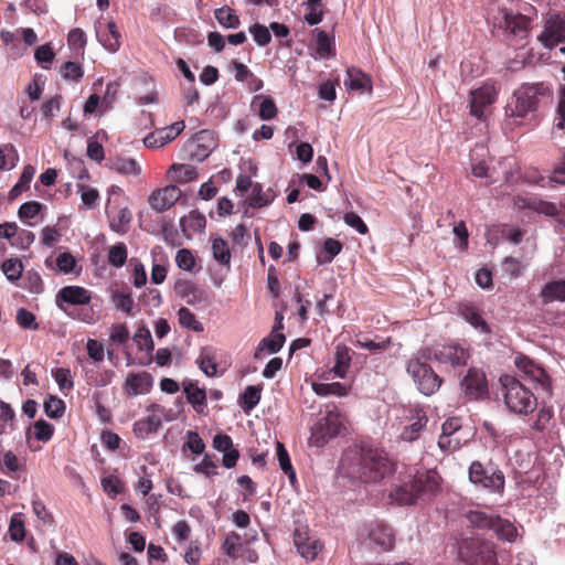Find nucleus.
Listing matches in <instances>:
<instances>
[{
  "label": "nucleus",
  "instance_id": "f257e3e1",
  "mask_svg": "<svg viewBox=\"0 0 565 565\" xmlns=\"http://www.w3.org/2000/svg\"><path fill=\"white\" fill-rule=\"evenodd\" d=\"M92 298V291L88 289L70 285L57 291L55 303L67 317L87 324H94L100 316L99 311L90 305Z\"/></svg>",
  "mask_w": 565,
  "mask_h": 565
},
{
  "label": "nucleus",
  "instance_id": "f03ea898",
  "mask_svg": "<svg viewBox=\"0 0 565 565\" xmlns=\"http://www.w3.org/2000/svg\"><path fill=\"white\" fill-rule=\"evenodd\" d=\"M552 96L547 83H525L514 90L511 102L505 106V115L510 118L524 119L529 114L537 110L543 99Z\"/></svg>",
  "mask_w": 565,
  "mask_h": 565
},
{
  "label": "nucleus",
  "instance_id": "7ed1b4c3",
  "mask_svg": "<svg viewBox=\"0 0 565 565\" xmlns=\"http://www.w3.org/2000/svg\"><path fill=\"white\" fill-rule=\"evenodd\" d=\"M352 475L364 482H376L394 471V463L383 451L376 449L362 450L355 458Z\"/></svg>",
  "mask_w": 565,
  "mask_h": 565
},
{
  "label": "nucleus",
  "instance_id": "20e7f679",
  "mask_svg": "<svg viewBox=\"0 0 565 565\" xmlns=\"http://www.w3.org/2000/svg\"><path fill=\"white\" fill-rule=\"evenodd\" d=\"M505 407L515 415L533 413L537 406L536 396L521 381L511 375L500 377Z\"/></svg>",
  "mask_w": 565,
  "mask_h": 565
},
{
  "label": "nucleus",
  "instance_id": "39448f33",
  "mask_svg": "<svg viewBox=\"0 0 565 565\" xmlns=\"http://www.w3.org/2000/svg\"><path fill=\"white\" fill-rule=\"evenodd\" d=\"M467 520L471 526L493 531L499 539L508 542H513L518 535L516 527L511 521L493 513L470 511Z\"/></svg>",
  "mask_w": 565,
  "mask_h": 565
},
{
  "label": "nucleus",
  "instance_id": "423d86ee",
  "mask_svg": "<svg viewBox=\"0 0 565 565\" xmlns=\"http://www.w3.org/2000/svg\"><path fill=\"white\" fill-rule=\"evenodd\" d=\"M459 556L467 565H497L494 544L476 537L466 539L459 546Z\"/></svg>",
  "mask_w": 565,
  "mask_h": 565
},
{
  "label": "nucleus",
  "instance_id": "0eeeda50",
  "mask_svg": "<svg viewBox=\"0 0 565 565\" xmlns=\"http://www.w3.org/2000/svg\"><path fill=\"white\" fill-rule=\"evenodd\" d=\"M469 480L476 487L491 493L502 494L504 491V475L492 463L483 465L478 460L472 461L469 467Z\"/></svg>",
  "mask_w": 565,
  "mask_h": 565
},
{
  "label": "nucleus",
  "instance_id": "6e6552de",
  "mask_svg": "<svg viewBox=\"0 0 565 565\" xmlns=\"http://www.w3.org/2000/svg\"><path fill=\"white\" fill-rule=\"evenodd\" d=\"M343 428L342 415L337 411H329L324 417L320 418L311 428L309 445L318 448L323 447L337 437Z\"/></svg>",
  "mask_w": 565,
  "mask_h": 565
},
{
  "label": "nucleus",
  "instance_id": "1a4fd4ad",
  "mask_svg": "<svg viewBox=\"0 0 565 565\" xmlns=\"http://www.w3.org/2000/svg\"><path fill=\"white\" fill-rule=\"evenodd\" d=\"M513 205L519 210H531L539 214L555 218L565 226V204L559 207L550 201L542 200L537 195L518 194L513 198Z\"/></svg>",
  "mask_w": 565,
  "mask_h": 565
},
{
  "label": "nucleus",
  "instance_id": "9d476101",
  "mask_svg": "<svg viewBox=\"0 0 565 565\" xmlns=\"http://www.w3.org/2000/svg\"><path fill=\"white\" fill-rule=\"evenodd\" d=\"M406 369L424 395H433L439 390L443 379L434 372L429 364L418 359H412L407 362Z\"/></svg>",
  "mask_w": 565,
  "mask_h": 565
},
{
  "label": "nucleus",
  "instance_id": "9b49d317",
  "mask_svg": "<svg viewBox=\"0 0 565 565\" xmlns=\"http://www.w3.org/2000/svg\"><path fill=\"white\" fill-rule=\"evenodd\" d=\"M465 396L470 401L482 399L488 396V381L483 371L470 367L460 382Z\"/></svg>",
  "mask_w": 565,
  "mask_h": 565
},
{
  "label": "nucleus",
  "instance_id": "f8f14e48",
  "mask_svg": "<svg viewBox=\"0 0 565 565\" xmlns=\"http://www.w3.org/2000/svg\"><path fill=\"white\" fill-rule=\"evenodd\" d=\"M411 480L418 500L430 499L440 489V477L435 470L417 471Z\"/></svg>",
  "mask_w": 565,
  "mask_h": 565
},
{
  "label": "nucleus",
  "instance_id": "ddd939ff",
  "mask_svg": "<svg viewBox=\"0 0 565 565\" xmlns=\"http://www.w3.org/2000/svg\"><path fill=\"white\" fill-rule=\"evenodd\" d=\"M405 412L408 425L404 427L399 438L404 441L417 440L428 423L427 414L425 409L418 405L409 406Z\"/></svg>",
  "mask_w": 565,
  "mask_h": 565
},
{
  "label": "nucleus",
  "instance_id": "4468645a",
  "mask_svg": "<svg viewBox=\"0 0 565 565\" xmlns=\"http://www.w3.org/2000/svg\"><path fill=\"white\" fill-rule=\"evenodd\" d=\"M435 358L439 363L448 364L451 367H462L470 359L468 349L459 343H447L435 351Z\"/></svg>",
  "mask_w": 565,
  "mask_h": 565
},
{
  "label": "nucleus",
  "instance_id": "2eb2a0df",
  "mask_svg": "<svg viewBox=\"0 0 565 565\" xmlns=\"http://www.w3.org/2000/svg\"><path fill=\"white\" fill-rule=\"evenodd\" d=\"M539 41L546 47L553 49L558 43L565 42V19L556 14L551 17L544 25Z\"/></svg>",
  "mask_w": 565,
  "mask_h": 565
},
{
  "label": "nucleus",
  "instance_id": "dca6fc26",
  "mask_svg": "<svg viewBox=\"0 0 565 565\" xmlns=\"http://www.w3.org/2000/svg\"><path fill=\"white\" fill-rule=\"evenodd\" d=\"M498 96L493 85L484 84L470 93V113L478 119H482L486 109L491 106Z\"/></svg>",
  "mask_w": 565,
  "mask_h": 565
},
{
  "label": "nucleus",
  "instance_id": "f3484780",
  "mask_svg": "<svg viewBox=\"0 0 565 565\" xmlns=\"http://www.w3.org/2000/svg\"><path fill=\"white\" fill-rule=\"evenodd\" d=\"M182 195V191L173 184L154 190L148 198V203L158 213L172 207Z\"/></svg>",
  "mask_w": 565,
  "mask_h": 565
},
{
  "label": "nucleus",
  "instance_id": "a211bd4d",
  "mask_svg": "<svg viewBox=\"0 0 565 565\" xmlns=\"http://www.w3.org/2000/svg\"><path fill=\"white\" fill-rule=\"evenodd\" d=\"M185 128L184 121H177L168 127L157 129L143 138L147 148H160L173 141Z\"/></svg>",
  "mask_w": 565,
  "mask_h": 565
},
{
  "label": "nucleus",
  "instance_id": "6ab92c4d",
  "mask_svg": "<svg viewBox=\"0 0 565 565\" xmlns=\"http://www.w3.org/2000/svg\"><path fill=\"white\" fill-rule=\"evenodd\" d=\"M294 543L297 551L307 561H313L322 550L320 541L309 536L308 531L302 529H297L295 531Z\"/></svg>",
  "mask_w": 565,
  "mask_h": 565
},
{
  "label": "nucleus",
  "instance_id": "aec40b11",
  "mask_svg": "<svg viewBox=\"0 0 565 565\" xmlns=\"http://www.w3.org/2000/svg\"><path fill=\"white\" fill-rule=\"evenodd\" d=\"M153 379L148 372L129 373L124 383V391L128 397L147 394L151 391Z\"/></svg>",
  "mask_w": 565,
  "mask_h": 565
},
{
  "label": "nucleus",
  "instance_id": "412c9836",
  "mask_svg": "<svg viewBox=\"0 0 565 565\" xmlns=\"http://www.w3.org/2000/svg\"><path fill=\"white\" fill-rule=\"evenodd\" d=\"M174 290L178 296L192 306L206 300L205 291L188 279H179L174 285Z\"/></svg>",
  "mask_w": 565,
  "mask_h": 565
},
{
  "label": "nucleus",
  "instance_id": "4be33fe9",
  "mask_svg": "<svg viewBox=\"0 0 565 565\" xmlns=\"http://www.w3.org/2000/svg\"><path fill=\"white\" fill-rule=\"evenodd\" d=\"M370 540L382 547L384 551L393 548L395 543V536L393 529L384 523H375L369 533Z\"/></svg>",
  "mask_w": 565,
  "mask_h": 565
},
{
  "label": "nucleus",
  "instance_id": "5701e85b",
  "mask_svg": "<svg viewBox=\"0 0 565 565\" xmlns=\"http://www.w3.org/2000/svg\"><path fill=\"white\" fill-rule=\"evenodd\" d=\"M458 313L468 323H470L475 329L479 330L482 333H490L491 329L487 321L482 318L480 311L477 307L471 303H460L458 306Z\"/></svg>",
  "mask_w": 565,
  "mask_h": 565
},
{
  "label": "nucleus",
  "instance_id": "b1692460",
  "mask_svg": "<svg viewBox=\"0 0 565 565\" xmlns=\"http://www.w3.org/2000/svg\"><path fill=\"white\" fill-rule=\"evenodd\" d=\"M183 392L188 402L193 406L196 413L201 414L206 407V393L204 388L198 386L195 382L183 381Z\"/></svg>",
  "mask_w": 565,
  "mask_h": 565
},
{
  "label": "nucleus",
  "instance_id": "393cba45",
  "mask_svg": "<svg viewBox=\"0 0 565 565\" xmlns=\"http://www.w3.org/2000/svg\"><path fill=\"white\" fill-rule=\"evenodd\" d=\"M344 85L348 87V89L351 90H372V81L370 76L356 67H350L347 70V78L344 79Z\"/></svg>",
  "mask_w": 565,
  "mask_h": 565
},
{
  "label": "nucleus",
  "instance_id": "a878e982",
  "mask_svg": "<svg viewBox=\"0 0 565 565\" xmlns=\"http://www.w3.org/2000/svg\"><path fill=\"white\" fill-rule=\"evenodd\" d=\"M111 301L115 307L124 313L128 316L134 313L132 309L135 302L132 298V291L128 286L121 285L120 287L111 290Z\"/></svg>",
  "mask_w": 565,
  "mask_h": 565
},
{
  "label": "nucleus",
  "instance_id": "bb28decb",
  "mask_svg": "<svg viewBox=\"0 0 565 565\" xmlns=\"http://www.w3.org/2000/svg\"><path fill=\"white\" fill-rule=\"evenodd\" d=\"M351 360L352 356L350 348L345 344H338L334 352V365L331 369V372H333L338 377H345L351 364Z\"/></svg>",
  "mask_w": 565,
  "mask_h": 565
},
{
  "label": "nucleus",
  "instance_id": "cd10ccee",
  "mask_svg": "<svg viewBox=\"0 0 565 565\" xmlns=\"http://www.w3.org/2000/svg\"><path fill=\"white\" fill-rule=\"evenodd\" d=\"M162 422L159 417L146 416L141 419L135 422L132 426V431L135 436L139 439H145L149 435L157 433L161 426Z\"/></svg>",
  "mask_w": 565,
  "mask_h": 565
},
{
  "label": "nucleus",
  "instance_id": "c85d7f7f",
  "mask_svg": "<svg viewBox=\"0 0 565 565\" xmlns=\"http://www.w3.org/2000/svg\"><path fill=\"white\" fill-rule=\"evenodd\" d=\"M540 297L543 303L565 301V279L547 282L541 290Z\"/></svg>",
  "mask_w": 565,
  "mask_h": 565
},
{
  "label": "nucleus",
  "instance_id": "c756f323",
  "mask_svg": "<svg viewBox=\"0 0 565 565\" xmlns=\"http://www.w3.org/2000/svg\"><path fill=\"white\" fill-rule=\"evenodd\" d=\"M168 174L177 183H189L198 178L196 168L191 164L173 163Z\"/></svg>",
  "mask_w": 565,
  "mask_h": 565
},
{
  "label": "nucleus",
  "instance_id": "7c9ffc66",
  "mask_svg": "<svg viewBox=\"0 0 565 565\" xmlns=\"http://www.w3.org/2000/svg\"><path fill=\"white\" fill-rule=\"evenodd\" d=\"M390 497L401 505H411L418 500L411 478L395 487Z\"/></svg>",
  "mask_w": 565,
  "mask_h": 565
},
{
  "label": "nucleus",
  "instance_id": "2f4dec72",
  "mask_svg": "<svg viewBox=\"0 0 565 565\" xmlns=\"http://www.w3.org/2000/svg\"><path fill=\"white\" fill-rule=\"evenodd\" d=\"M200 370L209 377L215 376L217 373V363L214 349L211 347L202 348L196 360Z\"/></svg>",
  "mask_w": 565,
  "mask_h": 565
},
{
  "label": "nucleus",
  "instance_id": "473e14b6",
  "mask_svg": "<svg viewBox=\"0 0 565 565\" xmlns=\"http://www.w3.org/2000/svg\"><path fill=\"white\" fill-rule=\"evenodd\" d=\"M99 42L109 52H116L120 46V33L115 22H108L106 32L98 31Z\"/></svg>",
  "mask_w": 565,
  "mask_h": 565
},
{
  "label": "nucleus",
  "instance_id": "72a5a7b5",
  "mask_svg": "<svg viewBox=\"0 0 565 565\" xmlns=\"http://www.w3.org/2000/svg\"><path fill=\"white\" fill-rule=\"evenodd\" d=\"M527 25L529 21L524 15L512 12H507L503 17V24H500L501 28H504L512 34L526 32Z\"/></svg>",
  "mask_w": 565,
  "mask_h": 565
},
{
  "label": "nucleus",
  "instance_id": "f704fd0d",
  "mask_svg": "<svg viewBox=\"0 0 565 565\" xmlns=\"http://www.w3.org/2000/svg\"><path fill=\"white\" fill-rule=\"evenodd\" d=\"M312 390L319 396L335 395L341 397L348 395L350 386L340 382L313 383Z\"/></svg>",
  "mask_w": 565,
  "mask_h": 565
},
{
  "label": "nucleus",
  "instance_id": "c9c22d12",
  "mask_svg": "<svg viewBox=\"0 0 565 565\" xmlns=\"http://www.w3.org/2000/svg\"><path fill=\"white\" fill-rule=\"evenodd\" d=\"M262 397V386L248 385L239 397V405L248 414L255 408Z\"/></svg>",
  "mask_w": 565,
  "mask_h": 565
},
{
  "label": "nucleus",
  "instance_id": "e433bc0d",
  "mask_svg": "<svg viewBox=\"0 0 565 565\" xmlns=\"http://www.w3.org/2000/svg\"><path fill=\"white\" fill-rule=\"evenodd\" d=\"M214 17L217 22L226 29H237L241 24V20L235 11L228 7L223 6L214 11Z\"/></svg>",
  "mask_w": 565,
  "mask_h": 565
},
{
  "label": "nucleus",
  "instance_id": "4c0bfd02",
  "mask_svg": "<svg viewBox=\"0 0 565 565\" xmlns=\"http://www.w3.org/2000/svg\"><path fill=\"white\" fill-rule=\"evenodd\" d=\"M213 258L221 265L231 266V250L225 239L216 237L212 241Z\"/></svg>",
  "mask_w": 565,
  "mask_h": 565
},
{
  "label": "nucleus",
  "instance_id": "58836bf2",
  "mask_svg": "<svg viewBox=\"0 0 565 565\" xmlns=\"http://www.w3.org/2000/svg\"><path fill=\"white\" fill-rule=\"evenodd\" d=\"M276 454H277V460L279 462L280 469L287 475L290 483H295L296 471L291 465V460H290V457H289V454H288L286 447L280 441H277Z\"/></svg>",
  "mask_w": 565,
  "mask_h": 565
},
{
  "label": "nucleus",
  "instance_id": "ea45409f",
  "mask_svg": "<svg viewBox=\"0 0 565 565\" xmlns=\"http://www.w3.org/2000/svg\"><path fill=\"white\" fill-rule=\"evenodd\" d=\"M256 102H260L259 110H258V115H259L260 119L271 120L277 116L278 109H277L276 104L271 97L264 96V95H257L254 97L253 104Z\"/></svg>",
  "mask_w": 565,
  "mask_h": 565
},
{
  "label": "nucleus",
  "instance_id": "a19ab883",
  "mask_svg": "<svg viewBox=\"0 0 565 565\" xmlns=\"http://www.w3.org/2000/svg\"><path fill=\"white\" fill-rule=\"evenodd\" d=\"M286 338L284 333L273 331L266 338H264L258 347L257 351L268 350L270 353H277L284 345Z\"/></svg>",
  "mask_w": 565,
  "mask_h": 565
},
{
  "label": "nucleus",
  "instance_id": "79ce46f5",
  "mask_svg": "<svg viewBox=\"0 0 565 565\" xmlns=\"http://www.w3.org/2000/svg\"><path fill=\"white\" fill-rule=\"evenodd\" d=\"M0 435L9 430L15 429V413L13 408L6 402L0 401Z\"/></svg>",
  "mask_w": 565,
  "mask_h": 565
},
{
  "label": "nucleus",
  "instance_id": "37998d69",
  "mask_svg": "<svg viewBox=\"0 0 565 565\" xmlns=\"http://www.w3.org/2000/svg\"><path fill=\"white\" fill-rule=\"evenodd\" d=\"M35 174L34 167L28 164L24 167L18 183L10 191V199H14L20 195L23 191L29 189L30 182Z\"/></svg>",
  "mask_w": 565,
  "mask_h": 565
},
{
  "label": "nucleus",
  "instance_id": "c03bdc74",
  "mask_svg": "<svg viewBox=\"0 0 565 565\" xmlns=\"http://www.w3.org/2000/svg\"><path fill=\"white\" fill-rule=\"evenodd\" d=\"M179 323L186 329H190L194 332H202L203 324L196 319L195 315L188 309L186 307H182L178 311Z\"/></svg>",
  "mask_w": 565,
  "mask_h": 565
},
{
  "label": "nucleus",
  "instance_id": "a18cd8bd",
  "mask_svg": "<svg viewBox=\"0 0 565 565\" xmlns=\"http://www.w3.org/2000/svg\"><path fill=\"white\" fill-rule=\"evenodd\" d=\"M113 169L125 175H138L141 172V168L138 162L130 158H117L113 162Z\"/></svg>",
  "mask_w": 565,
  "mask_h": 565
},
{
  "label": "nucleus",
  "instance_id": "49530a36",
  "mask_svg": "<svg viewBox=\"0 0 565 565\" xmlns=\"http://www.w3.org/2000/svg\"><path fill=\"white\" fill-rule=\"evenodd\" d=\"M342 244L334 238H327L323 243V256H318L319 264H329L333 258L339 255L342 250Z\"/></svg>",
  "mask_w": 565,
  "mask_h": 565
},
{
  "label": "nucleus",
  "instance_id": "de8ad7c7",
  "mask_svg": "<svg viewBox=\"0 0 565 565\" xmlns=\"http://www.w3.org/2000/svg\"><path fill=\"white\" fill-rule=\"evenodd\" d=\"M44 412L50 418H61L65 412V403L56 396H50L44 402Z\"/></svg>",
  "mask_w": 565,
  "mask_h": 565
},
{
  "label": "nucleus",
  "instance_id": "09e8293b",
  "mask_svg": "<svg viewBox=\"0 0 565 565\" xmlns=\"http://www.w3.org/2000/svg\"><path fill=\"white\" fill-rule=\"evenodd\" d=\"M1 270L10 281H15L22 275L23 265L18 258H10L2 263Z\"/></svg>",
  "mask_w": 565,
  "mask_h": 565
},
{
  "label": "nucleus",
  "instance_id": "8fccbe9b",
  "mask_svg": "<svg viewBox=\"0 0 565 565\" xmlns=\"http://www.w3.org/2000/svg\"><path fill=\"white\" fill-rule=\"evenodd\" d=\"M134 341L136 342L139 350H147L150 352L154 348L151 333L146 326H141L136 330L134 334Z\"/></svg>",
  "mask_w": 565,
  "mask_h": 565
},
{
  "label": "nucleus",
  "instance_id": "3c124183",
  "mask_svg": "<svg viewBox=\"0 0 565 565\" xmlns=\"http://www.w3.org/2000/svg\"><path fill=\"white\" fill-rule=\"evenodd\" d=\"M67 44L70 49L77 52V54L84 55V49L86 45V35L82 29H72L67 35Z\"/></svg>",
  "mask_w": 565,
  "mask_h": 565
},
{
  "label": "nucleus",
  "instance_id": "603ef678",
  "mask_svg": "<svg viewBox=\"0 0 565 565\" xmlns=\"http://www.w3.org/2000/svg\"><path fill=\"white\" fill-rule=\"evenodd\" d=\"M52 376L57 383L60 390L62 392L64 391H71L74 387V382L71 376L70 369L66 367H57L52 370Z\"/></svg>",
  "mask_w": 565,
  "mask_h": 565
},
{
  "label": "nucleus",
  "instance_id": "864d4df0",
  "mask_svg": "<svg viewBox=\"0 0 565 565\" xmlns=\"http://www.w3.org/2000/svg\"><path fill=\"white\" fill-rule=\"evenodd\" d=\"M127 247L124 243H117L110 247L108 253V262L115 267H121L127 260Z\"/></svg>",
  "mask_w": 565,
  "mask_h": 565
},
{
  "label": "nucleus",
  "instance_id": "5fc2aeb1",
  "mask_svg": "<svg viewBox=\"0 0 565 565\" xmlns=\"http://www.w3.org/2000/svg\"><path fill=\"white\" fill-rule=\"evenodd\" d=\"M42 207L43 205L38 201L25 202L19 209V217L29 225H33L29 220L34 218L41 212Z\"/></svg>",
  "mask_w": 565,
  "mask_h": 565
},
{
  "label": "nucleus",
  "instance_id": "6e6d98bb",
  "mask_svg": "<svg viewBox=\"0 0 565 565\" xmlns=\"http://www.w3.org/2000/svg\"><path fill=\"white\" fill-rule=\"evenodd\" d=\"M60 74L64 79L79 82L84 75V71L78 63L68 61L61 67Z\"/></svg>",
  "mask_w": 565,
  "mask_h": 565
},
{
  "label": "nucleus",
  "instance_id": "4d7b16f0",
  "mask_svg": "<svg viewBox=\"0 0 565 565\" xmlns=\"http://www.w3.org/2000/svg\"><path fill=\"white\" fill-rule=\"evenodd\" d=\"M175 263L180 269L186 271H192L196 264L194 255L188 248H181L177 252Z\"/></svg>",
  "mask_w": 565,
  "mask_h": 565
},
{
  "label": "nucleus",
  "instance_id": "13d9d810",
  "mask_svg": "<svg viewBox=\"0 0 565 565\" xmlns=\"http://www.w3.org/2000/svg\"><path fill=\"white\" fill-rule=\"evenodd\" d=\"M242 540L241 534L236 532H230L222 545L223 552L225 555H227L230 558H237V546L239 545V542Z\"/></svg>",
  "mask_w": 565,
  "mask_h": 565
},
{
  "label": "nucleus",
  "instance_id": "bf43d9fd",
  "mask_svg": "<svg viewBox=\"0 0 565 565\" xmlns=\"http://www.w3.org/2000/svg\"><path fill=\"white\" fill-rule=\"evenodd\" d=\"M9 534L12 541L21 542L25 536L24 523L21 519V514H13L10 520Z\"/></svg>",
  "mask_w": 565,
  "mask_h": 565
},
{
  "label": "nucleus",
  "instance_id": "052dcab7",
  "mask_svg": "<svg viewBox=\"0 0 565 565\" xmlns=\"http://www.w3.org/2000/svg\"><path fill=\"white\" fill-rule=\"evenodd\" d=\"M15 319H17V323L22 329H29V330H38L39 329V323L36 322L34 313H32L31 311H29L24 308H20L18 310Z\"/></svg>",
  "mask_w": 565,
  "mask_h": 565
},
{
  "label": "nucleus",
  "instance_id": "680f3d73",
  "mask_svg": "<svg viewBox=\"0 0 565 565\" xmlns=\"http://www.w3.org/2000/svg\"><path fill=\"white\" fill-rule=\"evenodd\" d=\"M249 32L254 38V41L259 46H265L270 43L271 35L269 29L260 23H255L249 28Z\"/></svg>",
  "mask_w": 565,
  "mask_h": 565
},
{
  "label": "nucleus",
  "instance_id": "e2e57ef3",
  "mask_svg": "<svg viewBox=\"0 0 565 565\" xmlns=\"http://www.w3.org/2000/svg\"><path fill=\"white\" fill-rule=\"evenodd\" d=\"M34 57L43 68H49L55 57V53L50 44H44L35 50Z\"/></svg>",
  "mask_w": 565,
  "mask_h": 565
},
{
  "label": "nucleus",
  "instance_id": "0e129e2a",
  "mask_svg": "<svg viewBox=\"0 0 565 565\" xmlns=\"http://www.w3.org/2000/svg\"><path fill=\"white\" fill-rule=\"evenodd\" d=\"M78 192L81 193L83 204L87 209H93L96 206L99 199V193L96 189L81 184L78 185Z\"/></svg>",
  "mask_w": 565,
  "mask_h": 565
},
{
  "label": "nucleus",
  "instance_id": "69168bd1",
  "mask_svg": "<svg viewBox=\"0 0 565 565\" xmlns=\"http://www.w3.org/2000/svg\"><path fill=\"white\" fill-rule=\"evenodd\" d=\"M18 159L17 151L12 145H3L0 147V169L14 167V160Z\"/></svg>",
  "mask_w": 565,
  "mask_h": 565
},
{
  "label": "nucleus",
  "instance_id": "338daca9",
  "mask_svg": "<svg viewBox=\"0 0 565 565\" xmlns=\"http://www.w3.org/2000/svg\"><path fill=\"white\" fill-rule=\"evenodd\" d=\"M553 127L559 130L565 129V86L559 90L558 104Z\"/></svg>",
  "mask_w": 565,
  "mask_h": 565
},
{
  "label": "nucleus",
  "instance_id": "774afa93",
  "mask_svg": "<svg viewBox=\"0 0 565 565\" xmlns=\"http://www.w3.org/2000/svg\"><path fill=\"white\" fill-rule=\"evenodd\" d=\"M54 433V428L51 424L43 419L34 423V436L38 440L49 441Z\"/></svg>",
  "mask_w": 565,
  "mask_h": 565
}]
</instances>
